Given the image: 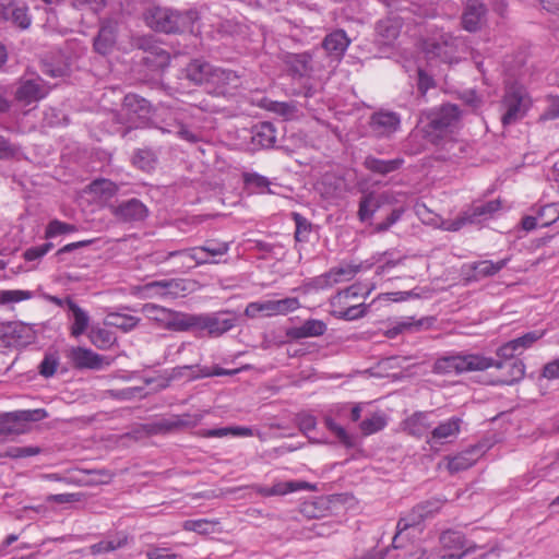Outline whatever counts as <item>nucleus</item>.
<instances>
[{"mask_svg": "<svg viewBox=\"0 0 559 559\" xmlns=\"http://www.w3.org/2000/svg\"><path fill=\"white\" fill-rule=\"evenodd\" d=\"M495 367L500 371L495 384H513L524 377L525 365L522 360H495L480 354L459 353L444 356L435 364L437 372L462 373L483 371Z\"/></svg>", "mask_w": 559, "mask_h": 559, "instance_id": "1", "label": "nucleus"}, {"mask_svg": "<svg viewBox=\"0 0 559 559\" xmlns=\"http://www.w3.org/2000/svg\"><path fill=\"white\" fill-rule=\"evenodd\" d=\"M144 21L148 27L163 33L193 32L198 21L194 10L178 11L164 7H151L144 12Z\"/></svg>", "mask_w": 559, "mask_h": 559, "instance_id": "2", "label": "nucleus"}, {"mask_svg": "<svg viewBox=\"0 0 559 559\" xmlns=\"http://www.w3.org/2000/svg\"><path fill=\"white\" fill-rule=\"evenodd\" d=\"M188 79L197 84L213 86V93L225 95L240 86V78L235 71L215 68L200 60L192 61L187 69Z\"/></svg>", "mask_w": 559, "mask_h": 559, "instance_id": "3", "label": "nucleus"}, {"mask_svg": "<svg viewBox=\"0 0 559 559\" xmlns=\"http://www.w3.org/2000/svg\"><path fill=\"white\" fill-rule=\"evenodd\" d=\"M203 121V108L195 105L174 108L165 126L160 127L163 132L174 133L179 139L190 143H197L202 139L200 129Z\"/></svg>", "mask_w": 559, "mask_h": 559, "instance_id": "4", "label": "nucleus"}, {"mask_svg": "<svg viewBox=\"0 0 559 559\" xmlns=\"http://www.w3.org/2000/svg\"><path fill=\"white\" fill-rule=\"evenodd\" d=\"M460 116L461 112L456 105H443L427 116L428 122L424 131L432 142H437L456 127Z\"/></svg>", "mask_w": 559, "mask_h": 559, "instance_id": "5", "label": "nucleus"}, {"mask_svg": "<svg viewBox=\"0 0 559 559\" xmlns=\"http://www.w3.org/2000/svg\"><path fill=\"white\" fill-rule=\"evenodd\" d=\"M531 106L526 90L518 84L508 85L501 100V122L509 126L523 118Z\"/></svg>", "mask_w": 559, "mask_h": 559, "instance_id": "6", "label": "nucleus"}, {"mask_svg": "<svg viewBox=\"0 0 559 559\" xmlns=\"http://www.w3.org/2000/svg\"><path fill=\"white\" fill-rule=\"evenodd\" d=\"M235 324V316L228 312L189 313L187 331H206L211 336H219L231 330Z\"/></svg>", "mask_w": 559, "mask_h": 559, "instance_id": "7", "label": "nucleus"}, {"mask_svg": "<svg viewBox=\"0 0 559 559\" xmlns=\"http://www.w3.org/2000/svg\"><path fill=\"white\" fill-rule=\"evenodd\" d=\"M464 48V40L460 37H453L449 33H441L425 43V50L428 56L437 57L447 63L457 62Z\"/></svg>", "mask_w": 559, "mask_h": 559, "instance_id": "8", "label": "nucleus"}, {"mask_svg": "<svg viewBox=\"0 0 559 559\" xmlns=\"http://www.w3.org/2000/svg\"><path fill=\"white\" fill-rule=\"evenodd\" d=\"M151 114L150 103L136 94H127L119 117L121 123L128 124V130L138 129L145 124Z\"/></svg>", "mask_w": 559, "mask_h": 559, "instance_id": "9", "label": "nucleus"}, {"mask_svg": "<svg viewBox=\"0 0 559 559\" xmlns=\"http://www.w3.org/2000/svg\"><path fill=\"white\" fill-rule=\"evenodd\" d=\"M499 210L500 202L498 200H491L487 202L473 204L468 210L464 211L459 217L447 223L445 229L456 231L467 224H480L489 219Z\"/></svg>", "mask_w": 559, "mask_h": 559, "instance_id": "10", "label": "nucleus"}, {"mask_svg": "<svg viewBox=\"0 0 559 559\" xmlns=\"http://www.w3.org/2000/svg\"><path fill=\"white\" fill-rule=\"evenodd\" d=\"M300 308V302L296 297H286L278 300L267 299L250 302L245 313L248 317H255L262 313L265 317L286 316Z\"/></svg>", "mask_w": 559, "mask_h": 559, "instance_id": "11", "label": "nucleus"}, {"mask_svg": "<svg viewBox=\"0 0 559 559\" xmlns=\"http://www.w3.org/2000/svg\"><path fill=\"white\" fill-rule=\"evenodd\" d=\"M143 311L150 320L168 330L187 331L189 313L173 311L154 304L145 305Z\"/></svg>", "mask_w": 559, "mask_h": 559, "instance_id": "12", "label": "nucleus"}, {"mask_svg": "<svg viewBox=\"0 0 559 559\" xmlns=\"http://www.w3.org/2000/svg\"><path fill=\"white\" fill-rule=\"evenodd\" d=\"M47 417L43 408L16 411L0 416V435H19L23 432L20 424L29 421H39Z\"/></svg>", "mask_w": 559, "mask_h": 559, "instance_id": "13", "label": "nucleus"}, {"mask_svg": "<svg viewBox=\"0 0 559 559\" xmlns=\"http://www.w3.org/2000/svg\"><path fill=\"white\" fill-rule=\"evenodd\" d=\"M401 127V117L394 111L380 110L370 119V129L377 138H390Z\"/></svg>", "mask_w": 559, "mask_h": 559, "instance_id": "14", "label": "nucleus"}, {"mask_svg": "<svg viewBox=\"0 0 559 559\" xmlns=\"http://www.w3.org/2000/svg\"><path fill=\"white\" fill-rule=\"evenodd\" d=\"M462 419L453 416L431 429L427 439V443L433 447L435 444H444L452 442L460 433Z\"/></svg>", "mask_w": 559, "mask_h": 559, "instance_id": "15", "label": "nucleus"}, {"mask_svg": "<svg viewBox=\"0 0 559 559\" xmlns=\"http://www.w3.org/2000/svg\"><path fill=\"white\" fill-rule=\"evenodd\" d=\"M69 358L79 369L99 370L103 369L104 366L109 365L106 357L85 347H72L69 353Z\"/></svg>", "mask_w": 559, "mask_h": 559, "instance_id": "16", "label": "nucleus"}, {"mask_svg": "<svg viewBox=\"0 0 559 559\" xmlns=\"http://www.w3.org/2000/svg\"><path fill=\"white\" fill-rule=\"evenodd\" d=\"M372 287H366L361 284H353L352 286L340 290L337 294L331 297L330 299V311L344 310L350 305V300L358 297H368L371 293Z\"/></svg>", "mask_w": 559, "mask_h": 559, "instance_id": "17", "label": "nucleus"}, {"mask_svg": "<svg viewBox=\"0 0 559 559\" xmlns=\"http://www.w3.org/2000/svg\"><path fill=\"white\" fill-rule=\"evenodd\" d=\"M48 88L41 79L26 80L16 90L15 97L26 105L38 102L46 97Z\"/></svg>", "mask_w": 559, "mask_h": 559, "instance_id": "18", "label": "nucleus"}, {"mask_svg": "<svg viewBox=\"0 0 559 559\" xmlns=\"http://www.w3.org/2000/svg\"><path fill=\"white\" fill-rule=\"evenodd\" d=\"M350 44V39L343 29H335L328 34L323 41L322 47L328 56L334 60H341Z\"/></svg>", "mask_w": 559, "mask_h": 559, "instance_id": "19", "label": "nucleus"}, {"mask_svg": "<svg viewBox=\"0 0 559 559\" xmlns=\"http://www.w3.org/2000/svg\"><path fill=\"white\" fill-rule=\"evenodd\" d=\"M440 544L443 549L452 550L451 554L462 555V557L476 549V546L469 544L461 532L451 530L441 534Z\"/></svg>", "mask_w": 559, "mask_h": 559, "instance_id": "20", "label": "nucleus"}, {"mask_svg": "<svg viewBox=\"0 0 559 559\" xmlns=\"http://www.w3.org/2000/svg\"><path fill=\"white\" fill-rule=\"evenodd\" d=\"M114 214L124 222H135L147 216V209L140 200L133 198L118 204L114 209Z\"/></svg>", "mask_w": 559, "mask_h": 559, "instance_id": "21", "label": "nucleus"}, {"mask_svg": "<svg viewBox=\"0 0 559 559\" xmlns=\"http://www.w3.org/2000/svg\"><path fill=\"white\" fill-rule=\"evenodd\" d=\"M1 16L3 20L11 22L22 29H26L31 25V16L25 4L10 2L1 4Z\"/></svg>", "mask_w": 559, "mask_h": 559, "instance_id": "22", "label": "nucleus"}, {"mask_svg": "<svg viewBox=\"0 0 559 559\" xmlns=\"http://www.w3.org/2000/svg\"><path fill=\"white\" fill-rule=\"evenodd\" d=\"M486 9L479 0H468L462 15V25L468 32H476L485 16Z\"/></svg>", "mask_w": 559, "mask_h": 559, "instance_id": "23", "label": "nucleus"}, {"mask_svg": "<svg viewBox=\"0 0 559 559\" xmlns=\"http://www.w3.org/2000/svg\"><path fill=\"white\" fill-rule=\"evenodd\" d=\"M428 413H415L403 423L404 430L417 438L429 437L432 425Z\"/></svg>", "mask_w": 559, "mask_h": 559, "instance_id": "24", "label": "nucleus"}, {"mask_svg": "<svg viewBox=\"0 0 559 559\" xmlns=\"http://www.w3.org/2000/svg\"><path fill=\"white\" fill-rule=\"evenodd\" d=\"M117 24L112 21H106L102 24L98 36L94 40V48L100 55H107L111 51L116 41Z\"/></svg>", "mask_w": 559, "mask_h": 559, "instance_id": "25", "label": "nucleus"}, {"mask_svg": "<svg viewBox=\"0 0 559 559\" xmlns=\"http://www.w3.org/2000/svg\"><path fill=\"white\" fill-rule=\"evenodd\" d=\"M326 324L322 320L309 319L301 325L288 330L287 335L295 340L318 337L326 332Z\"/></svg>", "mask_w": 559, "mask_h": 559, "instance_id": "26", "label": "nucleus"}, {"mask_svg": "<svg viewBox=\"0 0 559 559\" xmlns=\"http://www.w3.org/2000/svg\"><path fill=\"white\" fill-rule=\"evenodd\" d=\"M402 22L400 17L389 16L377 23L376 32L379 40L383 45H390L400 35Z\"/></svg>", "mask_w": 559, "mask_h": 559, "instance_id": "27", "label": "nucleus"}, {"mask_svg": "<svg viewBox=\"0 0 559 559\" xmlns=\"http://www.w3.org/2000/svg\"><path fill=\"white\" fill-rule=\"evenodd\" d=\"M440 507V501L428 502L427 506H418L416 510H414V516L412 520H408L406 518L400 519L396 525L397 534L394 536L393 542L396 543L397 538H400L404 531H407L408 528L414 527L418 524V521L415 519V516L418 519L426 518L430 515L433 511H437Z\"/></svg>", "mask_w": 559, "mask_h": 559, "instance_id": "28", "label": "nucleus"}, {"mask_svg": "<svg viewBox=\"0 0 559 559\" xmlns=\"http://www.w3.org/2000/svg\"><path fill=\"white\" fill-rule=\"evenodd\" d=\"M286 64L294 75L310 76L313 72L312 56L308 52L288 55Z\"/></svg>", "mask_w": 559, "mask_h": 559, "instance_id": "29", "label": "nucleus"}, {"mask_svg": "<svg viewBox=\"0 0 559 559\" xmlns=\"http://www.w3.org/2000/svg\"><path fill=\"white\" fill-rule=\"evenodd\" d=\"M67 309L70 313L69 318L72 320L71 335L79 337L86 331L90 323V317L87 312L78 306L73 300L67 301Z\"/></svg>", "mask_w": 559, "mask_h": 559, "instance_id": "30", "label": "nucleus"}, {"mask_svg": "<svg viewBox=\"0 0 559 559\" xmlns=\"http://www.w3.org/2000/svg\"><path fill=\"white\" fill-rule=\"evenodd\" d=\"M403 163V158L380 159L374 156H367L364 166L371 173L384 176L400 169Z\"/></svg>", "mask_w": 559, "mask_h": 559, "instance_id": "31", "label": "nucleus"}, {"mask_svg": "<svg viewBox=\"0 0 559 559\" xmlns=\"http://www.w3.org/2000/svg\"><path fill=\"white\" fill-rule=\"evenodd\" d=\"M145 289L151 292L152 295L176 297L180 290H183V286L180 280H164L146 284Z\"/></svg>", "mask_w": 559, "mask_h": 559, "instance_id": "32", "label": "nucleus"}, {"mask_svg": "<svg viewBox=\"0 0 559 559\" xmlns=\"http://www.w3.org/2000/svg\"><path fill=\"white\" fill-rule=\"evenodd\" d=\"M251 139L255 145L271 147L276 141L275 128L270 122L258 123L252 128Z\"/></svg>", "mask_w": 559, "mask_h": 559, "instance_id": "33", "label": "nucleus"}, {"mask_svg": "<svg viewBox=\"0 0 559 559\" xmlns=\"http://www.w3.org/2000/svg\"><path fill=\"white\" fill-rule=\"evenodd\" d=\"M129 537L124 532H118L114 535L107 536L105 539L90 547L91 554L99 555L109 552L124 547L128 544Z\"/></svg>", "mask_w": 559, "mask_h": 559, "instance_id": "34", "label": "nucleus"}, {"mask_svg": "<svg viewBox=\"0 0 559 559\" xmlns=\"http://www.w3.org/2000/svg\"><path fill=\"white\" fill-rule=\"evenodd\" d=\"M405 259V255H401L394 251L378 253L374 257L376 263L378 264L376 273L378 275L388 274L395 266L403 264Z\"/></svg>", "mask_w": 559, "mask_h": 559, "instance_id": "35", "label": "nucleus"}, {"mask_svg": "<svg viewBox=\"0 0 559 559\" xmlns=\"http://www.w3.org/2000/svg\"><path fill=\"white\" fill-rule=\"evenodd\" d=\"M382 204V195L365 194L359 202L358 217L361 222L370 219Z\"/></svg>", "mask_w": 559, "mask_h": 559, "instance_id": "36", "label": "nucleus"}, {"mask_svg": "<svg viewBox=\"0 0 559 559\" xmlns=\"http://www.w3.org/2000/svg\"><path fill=\"white\" fill-rule=\"evenodd\" d=\"M140 322V319L124 313H109L105 319V323L109 326L117 328L123 332L133 330Z\"/></svg>", "mask_w": 559, "mask_h": 559, "instance_id": "37", "label": "nucleus"}, {"mask_svg": "<svg viewBox=\"0 0 559 559\" xmlns=\"http://www.w3.org/2000/svg\"><path fill=\"white\" fill-rule=\"evenodd\" d=\"M388 425V418L384 413L376 412L370 417L364 419L359 424L362 435L370 436L384 429Z\"/></svg>", "mask_w": 559, "mask_h": 559, "instance_id": "38", "label": "nucleus"}, {"mask_svg": "<svg viewBox=\"0 0 559 559\" xmlns=\"http://www.w3.org/2000/svg\"><path fill=\"white\" fill-rule=\"evenodd\" d=\"M252 435L253 431L251 428L240 426L207 429L202 432V436L205 438H223L227 436L251 437Z\"/></svg>", "mask_w": 559, "mask_h": 559, "instance_id": "39", "label": "nucleus"}, {"mask_svg": "<svg viewBox=\"0 0 559 559\" xmlns=\"http://www.w3.org/2000/svg\"><path fill=\"white\" fill-rule=\"evenodd\" d=\"M88 189L91 193L107 200L116 194L118 187L108 179H96L91 182Z\"/></svg>", "mask_w": 559, "mask_h": 559, "instance_id": "40", "label": "nucleus"}, {"mask_svg": "<svg viewBox=\"0 0 559 559\" xmlns=\"http://www.w3.org/2000/svg\"><path fill=\"white\" fill-rule=\"evenodd\" d=\"M368 308H369V305L357 304V305L348 306L346 309H344L342 311L341 310L330 311V313L336 319H341V320H345V321H354V320H358V319L365 317L367 314Z\"/></svg>", "mask_w": 559, "mask_h": 559, "instance_id": "41", "label": "nucleus"}, {"mask_svg": "<svg viewBox=\"0 0 559 559\" xmlns=\"http://www.w3.org/2000/svg\"><path fill=\"white\" fill-rule=\"evenodd\" d=\"M536 215L539 221V227H548L559 219V204L549 203L543 205L537 210Z\"/></svg>", "mask_w": 559, "mask_h": 559, "instance_id": "42", "label": "nucleus"}, {"mask_svg": "<svg viewBox=\"0 0 559 559\" xmlns=\"http://www.w3.org/2000/svg\"><path fill=\"white\" fill-rule=\"evenodd\" d=\"M293 218L296 225L295 239L298 242H308L312 231L311 223L299 213H294Z\"/></svg>", "mask_w": 559, "mask_h": 559, "instance_id": "43", "label": "nucleus"}, {"mask_svg": "<svg viewBox=\"0 0 559 559\" xmlns=\"http://www.w3.org/2000/svg\"><path fill=\"white\" fill-rule=\"evenodd\" d=\"M264 106L267 110L280 115L281 117H283L286 120L293 118L296 114V107L292 103L265 99Z\"/></svg>", "mask_w": 559, "mask_h": 559, "instance_id": "44", "label": "nucleus"}, {"mask_svg": "<svg viewBox=\"0 0 559 559\" xmlns=\"http://www.w3.org/2000/svg\"><path fill=\"white\" fill-rule=\"evenodd\" d=\"M326 428L334 433V436L338 439L341 443H343L346 447L353 445V438L345 430L344 427L338 425L333 418L325 417L324 419Z\"/></svg>", "mask_w": 559, "mask_h": 559, "instance_id": "45", "label": "nucleus"}, {"mask_svg": "<svg viewBox=\"0 0 559 559\" xmlns=\"http://www.w3.org/2000/svg\"><path fill=\"white\" fill-rule=\"evenodd\" d=\"M90 340L96 347L104 349L114 343L115 337L106 329H93L90 333Z\"/></svg>", "mask_w": 559, "mask_h": 559, "instance_id": "46", "label": "nucleus"}, {"mask_svg": "<svg viewBox=\"0 0 559 559\" xmlns=\"http://www.w3.org/2000/svg\"><path fill=\"white\" fill-rule=\"evenodd\" d=\"M544 331H531L518 338L512 340V342L516 347L519 354H521L525 349L532 347L535 342H537L544 336Z\"/></svg>", "mask_w": 559, "mask_h": 559, "instance_id": "47", "label": "nucleus"}, {"mask_svg": "<svg viewBox=\"0 0 559 559\" xmlns=\"http://www.w3.org/2000/svg\"><path fill=\"white\" fill-rule=\"evenodd\" d=\"M507 263L508 259H502L497 262L480 261L475 264L474 270L477 272V274L489 276L498 273L507 265Z\"/></svg>", "mask_w": 559, "mask_h": 559, "instance_id": "48", "label": "nucleus"}, {"mask_svg": "<svg viewBox=\"0 0 559 559\" xmlns=\"http://www.w3.org/2000/svg\"><path fill=\"white\" fill-rule=\"evenodd\" d=\"M32 297H33V294L29 290H21V289L0 290V305L20 302L23 300H28Z\"/></svg>", "mask_w": 559, "mask_h": 559, "instance_id": "49", "label": "nucleus"}, {"mask_svg": "<svg viewBox=\"0 0 559 559\" xmlns=\"http://www.w3.org/2000/svg\"><path fill=\"white\" fill-rule=\"evenodd\" d=\"M331 287L332 285L328 272L310 278L302 285V289L305 293L319 292Z\"/></svg>", "mask_w": 559, "mask_h": 559, "instance_id": "50", "label": "nucleus"}, {"mask_svg": "<svg viewBox=\"0 0 559 559\" xmlns=\"http://www.w3.org/2000/svg\"><path fill=\"white\" fill-rule=\"evenodd\" d=\"M74 230H76L74 225L53 219L48 224L45 236L46 238H55L59 235L72 233Z\"/></svg>", "mask_w": 559, "mask_h": 559, "instance_id": "51", "label": "nucleus"}, {"mask_svg": "<svg viewBox=\"0 0 559 559\" xmlns=\"http://www.w3.org/2000/svg\"><path fill=\"white\" fill-rule=\"evenodd\" d=\"M245 182L249 187L257 190V192H270V181L266 177L255 173L245 174Z\"/></svg>", "mask_w": 559, "mask_h": 559, "instance_id": "52", "label": "nucleus"}, {"mask_svg": "<svg viewBox=\"0 0 559 559\" xmlns=\"http://www.w3.org/2000/svg\"><path fill=\"white\" fill-rule=\"evenodd\" d=\"M272 487H273L274 496H284L289 492H295V491L304 489L306 487V483L295 481V480L278 481V483L274 484Z\"/></svg>", "mask_w": 559, "mask_h": 559, "instance_id": "53", "label": "nucleus"}, {"mask_svg": "<svg viewBox=\"0 0 559 559\" xmlns=\"http://www.w3.org/2000/svg\"><path fill=\"white\" fill-rule=\"evenodd\" d=\"M190 257V261H193V265H202L207 263H216L215 259H211L203 246L189 248L187 253Z\"/></svg>", "mask_w": 559, "mask_h": 559, "instance_id": "54", "label": "nucleus"}, {"mask_svg": "<svg viewBox=\"0 0 559 559\" xmlns=\"http://www.w3.org/2000/svg\"><path fill=\"white\" fill-rule=\"evenodd\" d=\"M203 247L205 248L209 257L215 259L216 257L224 255L229 250V243L224 241L210 240L206 241Z\"/></svg>", "mask_w": 559, "mask_h": 559, "instance_id": "55", "label": "nucleus"}, {"mask_svg": "<svg viewBox=\"0 0 559 559\" xmlns=\"http://www.w3.org/2000/svg\"><path fill=\"white\" fill-rule=\"evenodd\" d=\"M133 164L142 170L148 171L153 168V158L147 151H138L133 155Z\"/></svg>", "mask_w": 559, "mask_h": 559, "instance_id": "56", "label": "nucleus"}, {"mask_svg": "<svg viewBox=\"0 0 559 559\" xmlns=\"http://www.w3.org/2000/svg\"><path fill=\"white\" fill-rule=\"evenodd\" d=\"M359 271L360 265L354 264H341L332 267V274L343 276L346 282L353 280Z\"/></svg>", "mask_w": 559, "mask_h": 559, "instance_id": "57", "label": "nucleus"}, {"mask_svg": "<svg viewBox=\"0 0 559 559\" xmlns=\"http://www.w3.org/2000/svg\"><path fill=\"white\" fill-rule=\"evenodd\" d=\"M40 452L37 447H11L7 451V455L13 459L28 457L37 455Z\"/></svg>", "mask_w": 559, "mask_h": 559, "instance_id": "58", "label": "nucleus"}, {"mask_svg": "<svg viewBox=\"0 0 559 559\" xmlns=\"http://www.w3.org/2000/svg\"><path fill=\"white\" fill-rule=\"evenodd\" d=\"M58 367V359L53 355H46L44 360L39 365V373L45 378H49L55 374Z\"/></svg>", "mask_w": 559, "mask_h": 559, "instance_id": "59", "label": "nucleus"}, {"mask_svg": "<svg viewBox=\"0 0 559 559\" xmlns=\"http://www.w3.org/2000/svg\"><path fill=\"white\" fill-rule=\"evenodd\" d=\"M404 213L403 209H394L391 214L385 218V221L379 223L374 230L378 233H382L388 230L391 226H393L397 221L401 219L402 215Z\"/></svg>", "mask_w": 559, "mask_h": 559, "instance_id": "60", "label": "nucleus"}, {"mask_svg": "<svg viewBox=\"0 0 559 559\" xmlns=\"http://www.w3.org/2000/svg\"><path fill=\"white\" fill-rule=\"evenodd\" d=\"M17 332V325L8 324L0 326V340L5 346L16 345L14 334Z\"/></svg>", "mask_w": 559, "mask_h": 559, "instance_id": "61", "label": "nucleus"}, {"mask_svg": "<svg viewBox=\"0 0 559 559\" xmlns=\"http://www.w3.org/2000/svg\"><path fill=\"white\" fill-rule=\"evenodd\" d=\"M335 526L334 522H316L310 526V530L316 536H330L336 532Z\"/></svg>", "mask_w": 559, "mask_h": 559, "instance_id": "62", "label": "nucleus"}, {"mask_svg": "<svg viewBox=\"0 0 559 559\" xmlns=\"http://www.w3.org/2000/svg\"><path fill=\"white\" fill-rule=\"evenodd\" d=\"M414 559H461L462 555H455V554H435V552H427L426 550H417L413 555Z\"/></svg>", "mask_w": 559, "mask_h": 559, "instance_id": "63", "label": "nucleus"}, {"mask_svg": "<svg viewBox=\"0 0 559 559\" xmlns=\"http://www.w3.org/2000/svg\"><path fill=\"white\" fill-rule=\"evenodd\" d=\"M147 559H182L180 555L168 552L166 548L156 547L146 552Z\"/></svg>", "mask_w": 559, "mask_h": 559, "instance_id": "64", "label": "nucleus"}]
</instances>
